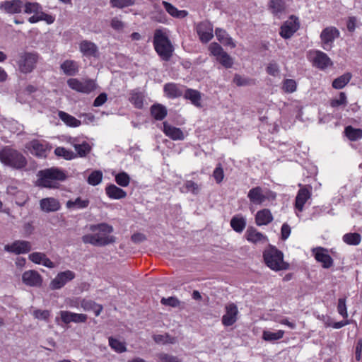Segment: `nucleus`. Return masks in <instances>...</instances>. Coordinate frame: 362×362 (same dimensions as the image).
Listing matches in <instances>:
<instances>
[{
	"label": "nucleus",
	"instance_id": "c756f323",
	"mask_svg": "<svg viewBox=\"0 0 362 362\" xmlns=\"http://www.w3.org/2000/svg\"><path fill=\"white\" fill-rule=\"evenodd\" d=\"M105 192L108 197L113 199H120L127 196V193L122 189L111 184L106 187Z\"/></svg>",
	"mask_w": 362,
	"mask_h": 362
},
{
	"label": "nucleus",
	"instance_id": "4be33fe9",
	"mask_svg": "<svg viewBox=\"0 0 362 362\" xmlns=\"http://www.w3.org/2000/svg\"><path fill=\"white\" fill-rule=\"evenodd\" d=\"M23 282L30 286H40L42 284V277L34 270L26 271L22 276Z\"/></svg>",
	"mask_w": 362,
	"mask_h": 362
},
{
	"label": "nucleus",
	"instance_id": "c85d7f7f",
	"mask_svg": "<svg viewBox=\"0 0 362 362\" xmlns=\"http://www.w3.org/2000/svg\"><path fill=\"white\" fill-rule=\"evenodd\" d=\"M144 95L139 89L131 90L129 93V101L138 109H141L144 105Z\"/></svg>",
	"mask_w": 362,
	"mask_h": 362
},
{
	"label": "nucleus",
	"instance_id": "0e129e2a",
	"mask_svg": "<svg viewBox=\"0 0 362 362\" xmlns=\"http://www.w3.org/2000/svg\"><path fill=\"white\" fill-rule=\"evenodd\" d=\"M337 311L344 318H346L348 317L346 306V300L344 298L339 299L338 305H337Z\"/></svg>",
	"mask_w": 362,
	"mask_h": 362
},
{
	"label": "nucleus",
	"instance_id": "f8f14e48",
	"mask_svg": "<svg viewBox=\"0 0 362 362\" xmlns=\"http://www.w3.org/2000/svg\"><path fill=\"white\" fill-rule=\"evenodd\" d=\"M339 36V31L335 27L330 26L325 28L320 34L323 49L329 50L332 47L333 42Z\"/></svg>",
	"mask_w": 362,
	"mask_h": 362
},
{
	"label": "nucleus",
	"instance_id": "c9c22d12",
	"mask_svg": "<svg viewBox=\"0 0 362 362\" xmlns=\"http://www.w3.org/2000/svg\"><path fill=\"white\" fill-rule=\"evenodd\" d=\"M81 307L86 311L93 310L96 316H98L103 310L101 305L96 304L90 300L81 299Z\"/></svg>",
	"mask_w": 362,
	"mask_h": 362
},
{
	"label": "nucleus",
	"instance_id": "cd10ccee",
	"mask_svg": "<svg viewBox=\"0 0 362 362\" xmlns=\"http://www.w3.org/2000/svg\"><path fill=\"white\" fill-rule=\"evenodd\" d=\"M273 221V216L270 210L267 209H262L257 212L255 216V223L257 226H265Z\"/></svg>",
	"mask_w": 362,
	"mask_h": 362
},
{
	"label": "nucleus",
	"instance_id": "69168bd1",
	"mask_svg": "<svg viewBox=\"0 0 362 362\" xmlns=\"http://www.w3.org/2000/svg\"><path fill=\"white\" fill-rule=\"evenodd\" d=\"M33 315L37 319L47 320L50 316V312L46 310H36L33 312Z\"/></svg>",
	"mask_w": 362,
	"mask_h": 362
},
{
	"label": "nucleus",
	"instance_id": "e433bc0d",
	"mask_svg": "<svg viewBox=\"0 0 362 362\" xmlns=\"http://www.w3.org/2000/svg\"><path fill=\"white\" fill-rule=\"evenodd\" d=\"M231 228L237 233H242L246 226V220L240 215L234 216L230 220Z\"/></svg>",
	"mask_w": 362,
	"mask_h": 362
},
{
	"label": "nucleus",
	"instance_id": "3c124183",
	"mask_svg": "<svg viewBox=\"0 0 362 362\" xmlns=\"http://www.w3.org/2000/svg\"><path fill=\"white\" fill-rule=\"evenodd\" d=\"M103 178V173L100 170H95L88 177V184L95 186L100 183Z\"/></svg>",
	"mask_w": 362,
	"mask_h": 362
},
{
	"label": "nucleus",
	"instance_id": "423d86ee",
	"mask_svg": "<svg viewBox=\"0 0 362 362\" xmlns=\"http://www.w3.org/2000/svg\"><path fill=\"white\" fill-rule=\"evenodd\" d=\"M247 198L252 204L262 205L267 201L274 200L276 199V194L270 189L255 187L249 190Z\"/></svg>",
	"mask_w": 362,
	"mask_h": 362
},
{
	"label": "nucleus",
	"instance_id": "7c9ffc66",
	"mask_svg": "<svg viewBox=\"0 0 362 362\" xmlns=\"http://www.w3.org/2000/svg\"><path fill=\"white\" fill-rule=\"evenodd\" d=\"M217 40L225 46H229L231 48L235 47L236 45L233 40L228 35L226 30L217 28L215 31Z\"/></svg>",
	"mask_w": 362,
	"mask_h": 362
},
{
	"label": "nucleus",
	"instance_id": "f257e3e1",
	"mask_svg": "<svg viewBox=\"0 0 362 362\" xmlns=\"http://www.w3.org/2000/svg\"><path fill=\"white\" fill-rule=\"evenodd\" d=\"M91 233L84 235L82 241L85 244L94 246H105L115 242V237L112 235L113 228L105 223L91 225L89 228Z\"/></svg>",
	"mask_w": 362,
	"mask_h": 362
},
{
	"label": "nucleus",
	"instance_id": "2eb2a0df",
	"mask_svg": "<svg viewBox=\"0 0 362 362\" xmlns=\"http://www.w3.org/2000/svg\"><path fill=\"white\" fill-rule=\"evenodd\" d=\"M31 249V243L25 240H16L11 244H7L4 246L6 251L16 255L28 253Z\"/></svg>",
	"mask_w": 362,
	"mask_h": 362
},
{
	"label": "nucleus",
	"instance_id": "ddd939ff",
	"mask_svg": "<svg viewBox=\"0 0 362 362\" xmlns=\"http://www.w3.org/2000/svg\"><path fill=\"white\" fill-rule=\"evenodd\" d=\"M37 61V56L35 54L25 53L22 54L18 62L20 71L25 74L31 72L34 69Z\"/></svg>",
	"mask_w": 362,
	"mask_h": 362
},
{
	"label": "nucleus",
	"instance_id": "4d7b16f0",
	"mask_svg": "<svg viewBox=\"0 0 362 362\" xmlns=\"http://www.w3.org/2000/svg\"><path fill=\"white\" fill-rule=\"evenodd\" d=\"M162 4L164 6L165 11L173 17H179L180 16L181 11L171 4L163 1Z\"/></svg>",
	"mask_w": 362,
	"mask_h": 362
},
{
	"label": "nucleus",
	"instance_id": "4468645a",
	"mask_svg": "<svg viewBox=\"0 0 362 362\" xmlns=\"http://www.w3.org/2000/svg\"><path fill=\"white\" fill-rule=\"evenodd\" d=\"M312 253L316 261L322 264L323 268L329 269L332 267L333 259L327 249L317 247L312 250Z\"/></svg>",
	"mask_w": 362,
	"mask_h": 362
},
{
	"label": "nucleus",
	"instance_id": "58836bf2",
	"mask_svg": "<svg viewBox=\"0 0 362 362\" xmlns=\"http://www.w3.org/2000/svg\"><path fill=\"white\" fill-rule=\"evenodd\" d=\"M351 78L352 75L351 73H345L333 81L332 87L335 89H341L348 84Z\"/></svg>",
	"mask_w": 362,
	"mask_h": 362
},
{
	"label": "nucleus",
	"instance_id": "f3484780",
	"mask_svg": "<svg viewBox=\"0 0 362 362\" xmlns=\"http://www.w3.org/2000/svg\"><path fill=\"white\" fill-rule=\"evenodd\" d=\"M299 28V23L298 18L294 16L284 22L281 27L280 35L285 39L290 38Z\"/></svg>",
	"mask_w": 362,
	"mask_h": 362
},
{
	"label": "nucleus",
	"instance_id": "774afa93",
	"mask_svg": "<svg viewBox=\"0 0 362 362\" xmlns=\"http://www.w3.org/2000/svg\"><path fill=\"white\" fill-rule=\"evenodd\" d=\"M81 299L79 298H66L65 300L66 305L70 308H79L81 307Z\"/></svg>",
	"mask_w": 362,
	"mask_h": 362
},
{
	"label": "nucleus",
	"instance_id": "aec40b11",
	"mask_svg": "<svg viewBox=\"0 0 362 362\" xmlns=\"http://www.w3.org/2000/svg\"><path fill=\"white\" fill-rule=\"evenodd\" d=\"M40 208L46 213L55 212L60 209L61 204L54 197H46L40 201Z\"/></svg>",
	"mask_w": 362,
	"mask_h": 362
},
{
	"label": "nucleus",
	"instance_id": "a19ab883",
	"mask_svg": "<svg viewBox=\"0 0 362 362\" xmlns=\"http://www.w3.org/2000/svg\"><path fill=\"white\" fill-rule=\"evenodd\" d=\"M88 199H83L81 197H78L75 200H69L66 202V207L71 209H81L88 207Z\"/></svg>",
	"mask_w": 362,
	"mask_h": 362
},
{
	"label": "nucleus",
	"instance_id": "338daca9",
	"mask_svg": "<svg viewBox=\"0 0 362 362\" xmlns=\"http://www.w3.org/2000/svg\"><path fill=\"white\" fill-rule=\"evenodd\" d=\"M110 25L116 30H122L124 27V23L117 17H115L111 20Z\"/></svg>",
	"mask_w": 362,
	"mask_h": 362
},
{
	"label": "nucleus",
	"instance_id": "5701e85b",
	"mask_svg": "<svg viewBox=\"0 0 362 362\" xmlns=\"http://www.w3.org/2000/svg\"><path fill=\"white\" fill-rule=\"evenodd\" d=\"M23 8V3L21 0L5 1L0 6L1 9L11 14L20 13Z\"/></svg>",
	"mask_w": 362,
	"mask_h": 362
},
{
	"label": "nucleus",
	"instance_id": "c03bdc74",
	"mask_svg": "<svg viewBox=\"0 0 362 362\" xmlns=\"http://www.w3.org/2000/svg\"><path fill=\"white\" fill-rule=\"evenodd\" d=\"M109 346L113 349L117 353H123L127 351L125 343L123 341H120L118 339L113 338L112 337H109L108 339Z\"/></svg>",
	"mask_w": 362,
	"mask_h": 362
},
{
	"label": "nucleus",
	"instance_id": "ea45409f",
	"mask_svg": "<svg viewBox=\"0 0 362 362\" xmlns=\"http://www.w3.org/2000/svg\"><path fill=\"white\" fill-rule=\"evenodd\" d=\"M163 132L166 136L176 140L181 138V131L180 129L173 127L167 122L163 123Z\"/></svg>",
	"mask_w": 362,
	"mask_h": 362
},
{
	"label": "nucleus",
	"instance_id": "9d476101",
	"mask_svg": "<svg viewBox=\"0 0 362 362\" xmlns=\"http://www.w3.org/2000/svg\"><path fill=\"white\" fill-rule=\"evenodd\" d=\"M67 84L71 89L83 93H90L95 88V83L93 80H79L72 78L67 81Z\"/></svg>",
	"mask_w": 362,
	"mask_h": 362
},
{
	"label": "nucleus",
	"instance_id": "de8ad7c7",
	"mask_svg": "<svg viewBox=\"0 0 362 362\" xmlns=\"http://www.w3.org/2000/svg\"><path fill=\"white\" fill-rule=\"evenodd\" d=\"M153 339L156 343L161 344H174L176 342V339L168 334H155Z\"/></svg>",
	"mask_w": 362,
	"mask_h": 362
},
{
	"label": "nucleus",
	"instance_id": "9b49d317",
	"mask_svg": "<svg viewBox=\"0 0 362 362\" xmlns=\"http://www.w3.org/2000/svg\"><path fill=\"white\" fill-rule=\"evenodd\" d=\"M76 276L74 272L66 270L59 272L50 282L49 287L52 290H58L64 287L68 282L72 281Z\"/></svg>",
	"mask_w": 362,
	"mask_h": 362
},
{
	"label": "nucleus",
	"instance_id": "dca6fc26",
	"mask_svg": "<svg viewBox=\"0 0 362 362\" xmlns=\"http://www.w3.org/2000/svg\"><path fill=\"white\" fill-rule=\"evenodd\" d=\"M226 313L222 317V323L224 326L233 325L238 320V309L235 304L230 303L225 306Z\"/></svg>",
	"mask_w": 362,
	"mask_h": 362
},
{
	"label": "nucleus",
	"instance_id": "72a5a7b5",
	"mask_svg": "<svg viewBox=\"0 0 362 362\" xmlns=\"http://www.w3.org/2000/svg\"><path fill=\"white\" fill-rule=\"evenodd\" d=\"M61 69L66 75L74 76L78 71V65L74 60H66L61 64Z\"/></svg>",
	"mask_w": 362,
	"mask_h": 362
},
{
	"label": "nucleus",
	"instance_id": "79ce46f5",
	"mask_svg": "<svg viewBox=\"0 0 362 362\" xmlns=\"http://www.w3.org/2000/svg\"><path fill=\"white\" fill-rule=\"evenodd\" d=\"M343 241L349 245H358L361 242V235L358 233H348L343 235Z\"/></svg>",
	"mask_w": 362,
	"mask_h": 362
},
{
	"label": "nucleus",
	"instance_id": "680f3d73",
	"mask_svg": "<svg viewBox=\"0 0 362 362\" xmlns=\"http://www.w3.org/2000/svg\"><path fill=\"white\" fill-rule=\"evenodd\" d=\"M347 100H346V94L343 92L340 93L339 96L338 98L333 99L331 101V106L333 107H338L341 105H346Z\"/></svg>",
	"mask_w": 362,
	"mask_h": 362
},
{
	"label": "nucleus",
	"instance_id": "f704fd0d",
	"mask_svg": "<svg viewBox=\"0 0 362 362\" xmlns=\"http://www.w3.org/2000/svg\"><path fill=\"white\" fill-rule=\"evenodd\" d=\"M185 98L190 100L194 106L202 107V95L201 93L196 90L187 89L185 93Z\"/></svg>",
	"mask_w": 362,
	"mask_h": 362
},
{
	"label": "nucleus",
	"instance_id": "393cba45",
	"mask_svg": "<svg viewBox=\"0 0 362 362\" xmlns=\"http://www.w3.org/2000/svg\"><path fill=\"white\" fill-rule=\"evenodd\" d=\"M29 259L33 262L37 264H42L47 268H54L55 267L53 262H52L47 255L43 252H35L29 255Z\"/></svg>",
	"mask_w": 362,
	"mask_h": 362
},
{
	"label": "nucleus",
	"instance_id": "49530a36",
	"mask_svg": "<svg viewBox=\"0 0 362 362\" xmlns=\"http://www.w3.org/2000/svg\"><path fill=\"white\" fill-rule=\"evenodd\" d=\"M164 91L166 95L172 98L179 97L180 95V89L178 85L175 83H168L164 86Z\"/></svg>",
	"mask_w": 362,
	"mask_h": 362
},
{
	"label": "nucleus",
	"instance_id": "20e7f679",
	"mask_svg": "<svg viewBox=\"0 0 362 362\" xmlns=\"http://www.w3.org/2000/svg\"><path fill=\"white\" fill-rule=\"evenodd\" d=\"M153 45L158 54L168 61L173 52V47L166 33L161 30H156L153 37Z\"/></svg>",
	"mask_w": 362,
	"mask_h": 362
},
{
	"label": "nucleus",
	"instance_id": "052dcab7",
	"mask_svg": "<svg viewBox=\"0 0 362 362\" xmlns=\"http://www.w3.org/2000/svg\"><path fill=\"white\" fill-rule=\"evenodd\" d=\"M185 188L188 192L197 194L201 189V185L193 181H187L185 183Z\"/></svg>",
	"mask_w": 362,
	"mask_h": 362
},
{
	"label": "nucleus",
	"instance_id": "473e14b6",
	"mask_svg": "<svg viewBox=\"0 0 362 362\" xmlns=\"http://www.w3.org/2000/svg\"><path fill=\"white\" fill-rule=\"evenodd\" d=\"M151 116L156 120H163L167 115L166 107L159 103L153 105L150 108Z\"/></svg>",
	"mask_w": 362,
	"mask_h": 362
},
{
	"label": "nucleus",
	"instance_id": "864d4df0",
	"mask_svg": "<svg viewBox=\"0 0 362 362\" xmlns=\"http://www.w3.org/2000/svg\"><path fill=\"white\" fill-rule=\"evenodd\" d=\"M115 181L119 186L127 187L130 182V177L127 173L122 172L116 175Z\"/></svg>",
	"mask_w": 362,
	"mask_h": 362
},
{
	"label": "nucleus",
	"instance_id": "6ab92c4d",
	"mask_svg": "<svg viewBox=\"0 0 362 362\" xmlns=\"http://www.w3.org/2000/svg\"><path fill=\"white\" fill-rule=\"evenodd\" d=\"M197 32L202 42H208L214 37L213 25L209 21H203L197 25Z\"/></svg>",
	"mask_w": 362,
	"mask_h": 362
},
{
	"label": "nucleus",
	"instance_id": "8fccbe9b",
	"mask_svg": "<svg viewBox=\"0 0 362 362\" xmlns=\"http://www.w3.org/2000/svg\"><path fill=\"white\" fill-rule=\"evenodd\" d=\"M281 88L286 93H292L297 89V83L293 79H285L282 82Z\"/></svg>",
	"mask_w": 362,
	"mask_h": 362
},
{
	"label": "nucleus",
	"instance_id": "412c9836",
	"mask_svg": "<svg viewBox=\"0 0 362 362\" xmlns=\"http://www.w3.org/2000/svg\"><path fill=\"white\" fill-rule=\"evenodd\" d=\"M245 235L247 241L254 244H266L268 242L267 237L253 227L248 228Z\"/></svg>",
	"mask_w": 362,
	"mask_h": 362
},
{
	"label": "nucleus",
	"instance_id": "e2e57ef3",
	"mask_svg": "<svg viewBox=\"0 0 362 362\" xmlns=\"http://www.w3.org/2000/svg\"><path fill=\"white\" fill-rule=\"evenodd\" d=\"M267 72L273 76H278L279 74V67L277 63L275 62H269L267 66Z\"/></svg>",
	"mask_w": 362,
	"mask_h": 362
},
{
	"label": "nucleus",
	"instance_id": "0eeeda50",
	"mask_svg": "<svg viewBox=\"0 0 362 362\" xmlns=\"http://www.w3.org/2000/svg\"><path fill=\"white\" fill-rule=\"evenodd\" d=\"M25 148L31 154L38 158H46L51 150V146L47 141L36 139L27 143Z\"/></svg>",
	"mask_w": 362,
	"mask_h": 362
},
{
	"label": "nucleus",
	"instance_id": "2f4dec72",
	"mask_svg": "<svg viewBox=\"0 0 362 362\" xmlns=\"http://www.w3.org/2000/svg\"><path fill=\"white\" fill-rule=\"evenodd\" d=\"M284 334L285 332L282 329H279L276 332L266 329L262 332V338L266 341L274 342L281 339L284 337Z\"/></svg>",
	"mask_w": 362,
	"mask_h": 362
},
{
	"label": "nucleus",
	"instance_id": "f03ea898",
	"mask_svg": "<svg viewBox=\"0 0 362 362\" xmlns=\"http://www.w3.org/2000/svg\"><path fill=\"white\" fill-rule=\"evenodd\" d=\"M0 161L15 170L25 169L28 165V160L23 153L9 146H4L0 151Z\"/></svg>",
	"mask_w": 362,
	"mask_h": 362
},
{
	"label": "nucleus",
	"instance_id": "bf43d9fd",
	"mask_svg": "<svg viewBox=\"0 0 362 362\" xmlns=\"http://www.w3.org/2000/svg\"><path fill=\"white\" fill-rule=\"evenodd\" d=\"M160 303L165 305V306H170V307H177L180 304L179 300L173 296H170L168 298H162L160 300Z\"/></svg>",
	"mask_w": 362,
	"mask_h": 362
},
{
	"label": "nucleus",
	"instance_id": "a18cd8bd",
	"mask_svg": "<svg viewBox=\"0 0 362 362\" xmlns=\"http://www.w3.org/2000/svg\"><path fill=\"white\" fill-rule=\"evenodd\" d=\"M76 151L77 152L76 156L80 157L86 156L91 150V146L87 142L84 141L81 144L72 143Z\"/></svg>",
	"mask_w": 362,
	"mask_h": 362
},
{
	"label": "nucleus",
	"instance_id": "37998d69",
	"mask_svg": "<svg viewBox=\"0 0 362 362\" xmlns=\"http://www.w3.org/2000/svg\"><path fill=\"white\" fill-rule=\"evenodd\" d=\"M345 135L351 141H357L362 138V129L348 126L344 129Z\"/></svg>",
	"mask_w": 362,
	"mask_h": 362
},
{
	"label": "nucleus",
	"instance_id": "39448f33",
	"mask_svg": "<svg viewBox=\"0 0 362 362\" xmlns=\"http://www.w3.org/2000/svg\"><path fill=\"white\" fill-rule=\"evenodd\" d=\"M263 256L267 266L271 269L281 271L288 269V264L284 261L283 253L276 248L272 247L266 250Z\"/></svg>",
	"mask_w": 362,
	"mask_h": 362
},
{
	"label": "nucleus",
	"instance_id": "a878e982",
	"mask_svg": "<svg viewBox=\"0 0 362 362\" xmlns=\"http://www.w3.org/2000/svg\"><path fill=\"white\" fill-rule=\"evenodd\" d=\"M79 49L86 57H96L98 56V47L95 43L89 40H82L79 43Z\"/></svg>",
	"mask_w": 362,
	"mask_h": 362
},
{
	"label": "nucleus",
	"instance_id": "13d9d810",
	"mask_svg": "<svg viewBox=\"0 0 362 362\" xmlns=\"http://www.w3.org/2000/svg\"><path fill=\"white\" fill-rule=\"evenodd\" d=\"M156 357L158 362H180L177 358L164 353L158 354Z\"/></svg>",
	"mask_w": 362,
	"mask_h": 362
},
{
	"label": "nucleus",
	"instance_id": "bb28decb",
	"mask_svg": "<svg viewBox=\"0 0 362 362\" xmlns=\"http://www.w3.org/2000/svg\"><path fill=\"white\" fill-rule=\"evenodd\" d=\"M267 6L270 12L279 18L286 10V4L284 0H269Z\"/></svg>",
	"mask_w": 362,
	"mask_h": 362
},
{
	"label": "nucleus",
	"instance_id": "1a4fd4ad",
	"mask_svg": "<svg viewBox=\"0 0 362 362\" xmlns=\"http://www.w3.org/2000/svg\"><path fill=\"white\" fill-rule=\"evenodd\" d=\"M308 58L313 66L324 70L332 65V62L327 54L319 50H313L309 52Z\"/></svg>",
	"mask_w": 362,
	"mask_h": 362
},
{
	"label": "nucleus",
	"instance_id": "4c0bfd02",
	"mask_svg": "<svg viewBox=\"0 0 362 362\" xmlns=\"http://www.w3.org/2000/svg\"><path fill=\"white\" fill-rule=\"evenodd\" d=\"M58 116L67 126L77 127L81 124L80 120L64 111H59Z\"/></svg>",
	"mask_w": 362,
	"mask_h": 362
},
{
	"label": "nucleus",
	"instance_id": "b1692460",
	"mask_svg": "<svg viewBox=\"0 0 362 362\" xmlns=\"http://www.w3.org/2000/svg\"><path fill=\"white\" fill-rule=\"evenodd\" d=\"M311 192L305 187H301L296 195L295 206L298 212H302L306 202L310 198Z\"/></svg>",
	"mask_w": 362,
	"mask_h": 362
},
{
	"label": "nucleus",
	"instance_id": "09e8293b",
	"mask_svg": "<svg viewBox=\"0 0 362 362\" xmlns=\"http://www.w3.org/2000/svg\"><path fill=\"white\" fill-rule=\"evenodd\" d=\"M54 153L59 157H63L66 160H71L77 157V156L70 150H67L64 147H57L54 150Z\"/></svg>",
	"mask_w": 362,
	"mask_h": 362
},
{
	"label": "nucleus",
	"instance_id": "6e6552de",
	"mask_svg": "<svg viewBox=\"0 0 362 362\" xmlns=\"http://www.w3.org/2000/svg\"><path fill=\"white\" fill-rule=\"evenodd\" d=\"M209 50L224 67L230 68L232 66L233 64V59L228 54L223 51V48L218 43H211L209 47Z\"/></svg>",
	"mask_w": 362,
	"mask_h": 362
},
{
	"label": "nucleus",
	"instance_id": "5fc2aeb1",
	"mask_svg": "<svg viewBox=\"0 0 362 362\" xmlns=\"http://www.w3.org/2000/svg\"><path fill=\"white\" fill-rule=\"evenodd\" d=\"M136 0H110V4L112 7L122 8L132 6Z\"/></svg>",
	"mask_w": 362,
	"mask_h": 362
},
{
	"label": "nucleus",
	"instance_id": "a211bd4d",
	"mask_svg": "<svg viewBox=\"0 0 362 362\" xmlns=\"http://www.w3.org/2000/svg\"><path fill=\"white\" fill-rule=\"evenodd\" d=\"M61 320L65 323H84L88 320V315L82 313H75L70 311L62 310L59 313Z\"/></svg>",
	"mask_w": 362,
	"mask_h": 362
},
{
	"label": "nucleus",
	"instance_id": "603ef678",
	"mask_svg": "<svg viewBox=\"0 0 362 362\" xmlns=\"http://www.w3.org/2000/svg\"><path fill=\"white\" fill-rule=\"evenodd\" d=\"M24 11L26 13H38L42 10V6L37 2H28L23 4Z\"/></svg>",
	"mask_w": 362,
	"mask_h": 362
},
{
	"label": "nucleus",
	"instance_id": "7ed1b4c3",
	"mask_svg": "<svg viewBox=\"0 0 362 362\" xmlns=\"http://www.w3.org/2000/svg\"><path fill=\"white\" fill-rule=\"evenodd\" d=\"M37 177V184L38 186L53 189L58 188L59 182L66 179L64 171L57 168L40 170Z\"/></svg>",
	"mask_w": 362,
	"mask_h": 362
},
{
	"label": "nucleus",
	"instance_id": "6e6d98bb",
	"mask_svg": "<svg viewBox=\"0 0 362 362\" xmlns=\"http://www.w3.org/2000/svg\"><path fill=\"white\" fill-rule=\"evenodd\" d=\"M213 177L216 183H221L224 178V172L221 163H218L213 172Z\"/></svg>",
	"mask_w": 362,
	"mask_h": 362
}]
</instances>
